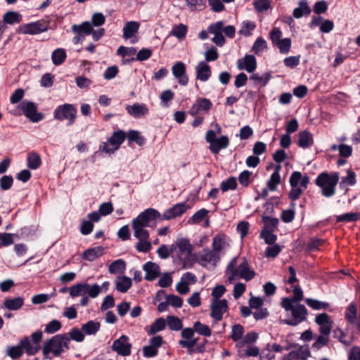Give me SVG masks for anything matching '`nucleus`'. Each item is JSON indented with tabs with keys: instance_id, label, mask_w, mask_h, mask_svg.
<instances>
[{
	"instance_id": "6e6552de",
	"label": "nucleus",
	"mask_w": 360,
	"mask_h": 360,
	"mask_svg": "<svg viewBox=\"0 0 360 360\" xmlns=\"http://www.w3.org/2000/svg\"><path fill=\"white\" fill-rule=\"evenodd\" d=\"M220 259L221 255L209 248H204L196 257L198 264L207 269H214Z\"/></svg>"
},
{
	"instance_id": "f3484780",
	"label": "nucleus",
	"mask_w": 360,
	"mask_h": 360,
	"mask_svg": "<svg viewBox=\"0 0 360 360\" xmlns=\"http://www.w3.org/2000/svg\"><path fill=\"white\" fill-rule=\"evenodd\" d=\"M315 323L319 326V332L321 335L328 336L331 333L333 321L326 313L318 314L315 318Z\"/></svg>"
},
{
	"instance_id": "4d7b16f0",
	"label": "nucleus",
	"mask_w": 360,
	"mask_h": 360,
	"mask_svg": "<svg viewBox=\"0 0 360 360\" xmlns=\"http://www.w3.org/2000/svg\"><path fill=\"white\" fill-rule=\"evenodd\" d=\"M193 328L198 334L205 337H210L212 334L211 330L208 326L205 325L200 321L195 322Z\"/></svg>"
},
{
	"instance_id": "e433bc0d",
	"label": "nucleus",
	"mask_w": 360,
	"mask_h": 360,
	"mask_svg": "<svg viewBox=\"0 0 360 360\" xmlns=\"http://www.w3.org/2000/svg\"><path fill=\"white\" fill-rule=\"evenodd\" d=\"M299 6L295 8L293 11V16L295 18H300L303 15H309L311 9L308 6L307 1L302 0L299 2Z\"/></svg>"
},
{
	"instance_id": "0e129e2a",
	"label": "nucleus",
	"mask_w": 360,
	"mask_h": 360,
	"mask_svg": "<svg viewBox=\"0 0 360 360\" xmlns=\"http://www.w3.org/2000/svg\"><path fill=\"white\" fill-rule=\"evenodd\" d=\"M161 103L163 106H169V102L174 98V93L168 89L163 91L160 96Z\"/></svg>"
},
{
	"instance_id": "7ed1b4c3",
	"label": "nucleus",
	"mask_w": 360,
	"mask_h": 360,
	"mask_svg": "<svg viewBox=\"0 0 360 360\" xmlns=\"http://www.w3.org/2000/svg\"><path fill=\"white\" fill-rule=\"evenodd\" d=\"M339 173L337 172L320 173L316 180V185L321 188V194L326 198H330L335 194V188L339 181Z\"/></svg>"
},
{
	"instance_id": "69168bd1",
	"label": "nucleus",
	"mask_w": 360,
	"mask_h": 360,
	"mask_svg": "<svg viewBox=\"0 0 360 360\" xmlns=\"http://www.w3.org/2000/svg\"><path fill=\"white\" fill-rule=\"evenodd\" d=\"M62 327L61 323L58 320L50 321L46 326L44 332L49 334H53L58 331Z\"/></svg>"
},
{
	"instance_id": "dca6fc26",
	"label": "nucleus",
	"mask_w": 360,
	"mask_h": 360,
	"mask_svg": "<svg viewBox=\"0 0 360 360\" xmlns=\"http://www.w3.org/2000/svg\"><path fill=\"white\" fill-rule=\"evenodd\" d=\"M190 208L191 206L187 205L186 202L177 203L172 207L166 210L165 212L161 214L160 221L170 220L180 217Z\"/></svg>"
},
{
	"instance_id": "412c9836",
	"label": "nucleus",
	"mask_w": 360,
	"mask_h": 360,
	"mask_svg": "<svg viewBox=\"0 0 360 360\" xmlns=\"http://www.w3.org/2000/svg\"><path fill=\"white\" fill-rule=\"evenodd\" d=\"M173 246H174V252H176L179 257H188L193 251V246L186 238L178 239Z\"/></svg>"
},
{
	"instance_id": "2eb2a0df",
	"label": "nucleus",
	"mask_w": 360,
	"mask_h": 360,
	"mask_svg": "<svg viewBox=\"0 0 360 360\" xmlns=\"http://www.w3.org/2000/svg\"><path fill=\"white\" fill-rule=\"evenodd\" d=\"M18 108L32 122H37L43 118L41 114L37 112V106L33 102L24 101L20 103Z\"/></svg>"
},
{
	"instance_id": "5701e85b",
	"label": "nucleus",
	"mask_w": 360,
	"mask_h": 360,
	"mask_svg": "<svg viewBox=\"0 0 360 360\" xmlns=\"http://www.w3.org/2000/svg\"><path fill=\"white\" fill-rule=\"evenodd\" d=\"M237 68L240 70H246L249 73L253 72L257 68L255 57L253 55L246 54L237 60Z\"/></svg>"
},
{
	"instance_id": "79ce46f5",
	"label": "nucleus",
	"mask_w": 360,
	"mask_h": 360,
	"mask_svg": "<svg viewBox=\"0 0 360 360\" xmlns=\"http://www.w3.org/2000/svg\"><path fill=\"white\" fill-rule=\"evenodd\" d=\"M6 354L12 359H17L21 357L23 354V349L20 342L16 346L8 347L6 349Z\"/></svg>"
},
{
	"instance_id": "a878e982",
	"label": "nucleus",
	"mask_w": 360,
	"mask_h": 360,
	"mask_svg": "<svg viewBox=\"0 0 360 360\" xmlns=\"http://www.w3.org/2000/svg\"><path fill=\"white\" fill-rule=\"evenodd\" d=\"M212 106V102L207 98H199L191 106L189 113L192 116L198 115L201 110L209 111Z\"/></svg>"
},
{
	"instance_id": "e2e57ef3",
	"label": "nucleus",
	"mask_w": 360,
	"mask_h": 360,
	"mask_svg": "<svg viewBox=\"0 0 360 360\" xmlns=\"http://www.w3.org/2000/svg\"><path fill=\"white\" fill-rule=\"evenodd\" d=\"M187 33V27L183 24L174 26L172 30V34L178 39H183Z\"/></svg>"
},
{
	"instance_id": "9d476101",
	"label": "nucleus",
	"mask_w": 360,
	"mask_h": 360,
	"mask_svg": "<svg viewBox=\"0 0 360 360\" xmlns=\"http://www.w3.org/2000/svg\"><path fill=\"white\" fill-rule=\"evenodd\" d=\"M160 217L161 214L158 210L153 208L146 209L136 217V227H154L156 225V220L160 221Z\"/></svg>"
},
{
	"instance_id": "3c124183",
	"label": "nucleus",
	"mask_w": 360,
	"mask_h": 360,
	"mask_svg": "<svg viewBox=\"0 0 360 360\" xmlns=\"http://www.w3.org/2000/svg\"><path fill=\"white\" fill-rule=\"evenodd\" d=\"M3 19L4 23L13 25L19 23L21 20V16L17 12L8 11L4 14Z\"/></svg>"
},
{
	"instance_id": "4468645a",
	"label": "nucleus",
	"mask_w": 360,
	"mask_h": 360,
	"mask_svg": "<svg viewBox=\"0 0 360 360\" xmlns=\"http://www.w3.org/2000/svg\"><path fill=\"white\" fill-rule=\"evenodd\" d=\"M224 22L217 21L208 26V32L214 35L212 41L218 46H223L226 43V39L222 34Z\"/></svg>"
},
{
	"instance_id": "a19ab883",
	"label": "nucleus",
	"mask_w": 360,
	"mask_h": 360,
	"mask_svg": "<svg viewBox=\"0 0 360 360\" xmlns=\"http://www.w3.org/2000/svg\"><path fill=\"white\" fill-rule=\"evenodd\" d=\"M126 268L124 261L121 259H117L112 262L108 268L109 272L112 274H122Z\"/></svg>"
},
{
	"instance_id": "680f3d73",
	"label": "nucleus",
	"mask_w": 360,
	"mask_h": 360,
	"mask_svg": "<svg viewBox=\"0 0 360 360\" xmlns=\"http://www.w3.org/2000/svg\"><path fill=\"white\" fill-rule=\"evenodd\" d=\"M359 216L356 212H348L345 213L340 215H338L337 217V221L341 222V221H346V222H350V221H356L359 219Z\"/></svg>"
},
{
	"instance_id": "b1692460",
	"label": "nucleus",
	"mask_w": 360,
	"mask_h": 360,
	"mask_svg": "<svg viewBox=\"0 0 360 360\" xmlns=\"http://www.w3.org/2000/svg\"><path fill=\"white\" fill-rule=\"evenodd\" d=\"M229 247V239L224 233L217 234L212 239V250L221 255V252Z\"/></svg>"
},
{
	"instance_id": "9b49d317",
	"label": "nucleus",
	"mask_w": 360,
	"mask_h": 360,
	"mask_svg": "<svg viewBox=\"0 0 360 360\" xmlns=\"http://www.w3.org/2000/svg\"><path fill=\"white\" fill-rule=\"evenodd\" d=\"M48 27L46 22L38 20L20 25L17 32L19 34L34 35L47 31Z\"/></svg>"
},
{
	"instance_id": "2f4dec72",
	"label": "nucleus",
	"mask_w": 360,
	"mask_h": 360,
	"mask_svg": "<svg viewBox=\"0 0 360 360\" xmlns=\"http://www.w3.org/2000/svg\"><path fill=\"white\" fill-rule=\"evenodd\" d=\"M24 304V299L18 297L15 298H6L4 302V307L12 311H16L20 309Z\"/></svg>"
},
{
	"instance_id": "49530a36",
	"label": "nucleus",
	"mask_w": 360,
	"mask_h": 360,
	"mask_svg": "<svg viewBox=\"0 0 360 360\" xmlns=\"http://www.w3.org/2000/svg\"><path fill=\"white\" fill-rule=\"evenodd\" d=\"M166 324L172 330H179L183 327L181 319L174 316H168L166 319Z\"/></svg>"
},
{
	"instance_id": "f8f14e48",
	"label": "nucleus",
	"mask_w": 360,
	"mask_h": 360,
	"mask_svg": "<svg viewBox=\"0 0 360 360\" xmlns=\"http://www.w3.org/2000/svg\"><path fill=\"white\" fill-rule=\"evenodd\" d=\"M72 32L75 34L73 37L75 44H79L84 40L85 36L92 32V25L89 21H84L79 25H73L71 27Z\"/></svg>"
},
{
	"instance_id": "603ef678",
	"label": "nucleus",
	"mask_w": 360,
	"mask_h": 360,
	"mask_svg": "<svg viewBox=\"0 0 360 360\" xmlns=\"http://www.w3.org/2000/svg\"><path fill=\"white\" fill-rule=\"evenodd\" d=\"M305 302L309 307L315 310L326 309L329 307V303L312 298H307Z\"/></svg>"
},
{
	"instance_id": "f257e3e1",
	"label": "nucleus",
	"mask_w": 360,
	"mask_h": 360,
	"mask_svg": "<svg viewBox=\"0 0 360 360\" xmlns=\"http://www.w3.org/2000/svg\"><path fill=\"white\" fill-rule=\"evenodd\" d=\"M239 259V257H234L226 266L225 275L230 283L239 278L248 281L255 276V272L250 269L246 259L243 257L240 262Z\"/></svg>"
},
{
	"instance_id": "473e14b6",
	"label": "nucleus",
	"mask_w": 360,
	"mask_h": 360,
	"mask_svg": "<svg viewBox=\"0 0 360 360\" xmlns=\"http://www.w3.org/2000/svg\"><path fill=\"white\" fill-rule=\"evenodd\" d=\"M20 342L27 355H34L40 349L31 341L29 337H25L20 340Z\"/></svg>"
},
{
	"instance_id": "5fc2aeb1",
	"label": "nucleus",
	"mask_w": 360,
	"mask_h": 360,
	"mask_svg": "<svg viewBox=\"0 0 360 360\" xmlns=\"http://www.w3.org/2000/svg\"><path fill=\"white\" fill-rule=\"evenodd\" d=\"M174 252V246H173V244L170 246L161 245L157 250V253L161 259H167L169 257L170 254Z\"/></svg>"
},
{
	"instance_id": "ddd939ff",
	"label": "nucleus",
	"mask_w": 360,
	"mask_h": 360,
	"mask_svg": "<svg viewBox=\"0 0 360 360\" xmlns=\"http://www.w3.org/2000/svg\"><path fill=\"white\" fill-rule=\"evenodd\" d=\"M210 309V316L214 321H219L222 319L224 314L228 310V302L225 299H212Z\"/></svg>"
},
{
	"instance_id": "bb28decb",
	"label": "nucleus",
	"mask_w": 360,
	"mask_h": 360,
	"mask_svg": "<svg viewBox=\"0 0 360 360\" xmlns=\"http://www.w3.org/2000/svg\"><path fill=\"white\" fill-rule=\"evenodd\" d=\"M196 78L201 82H206L211 77V68L205 61H200L195 67Z\"/></svg>"
},
{
	"instance_id": "393cba45",
	"label": "nucleus",
	"mask_w": 360,
	"mask_h": 360,
	"mask_svg": "<svg viewBox=\"0 0 360 360\" xmlns=\"http://www.w3.org/2000/svg\"><path fill=\"white\" fill-rule=\"evenodd\" d=\"M356 306L354 303H350L345 311V319L354 327L352 333L358 332L360 330V319H356Z\"/></svg>"
},
{
	"instance_id": "de8ad7c7",
	"label": "nucleus",
	"mask_w": 360,
	"mask_h": 360,
	"mask_svg": "<svg viewBox=\"0 0 360 360\" xmlns=\"http://www.w3.org/2000/svg\"><path fill=\"white\" fill-rule=\"evenodd\" d=\"M237 188L236 178L233 176L229 177L227 179L221 181L220 188L222 192H227L229 190L233 191Z\"/></svg>"
},
{
	"instance_id": "09e8293b",
	"label": "nucleus",
	"mask_w": 360,
	"mask_h": 360,
	"mask_svg": "<svg viewBox=\"0 0 360 360\" xmlns=\"http://www.w3.org/2000/svg\"><path fill=\"white\" fill-rule=\"evenodd\" d=\"M264 229L262 231H274L278 224V219L269 217H263Z\"/></svg>"
},
{
	"instance_id": "423d86ee",
	"label": "nucleus",
	"mask_w": 360,
	"mask_h": 360,
	"mask_svg": "<svg viewBox=\"0 0 360 360\" xmlns=\"http://www.w3.org/2000/svg\"><path fill=\"white\" fill-rule=\"evenodd\" d=\"M69 292L72 297L88 294L91 298H96L101 293V287L97 283L90 285L87 283H79L71 286L69 289Z\"/></svg>"
},
{
	"instance_id": "39448f33",
	"label": "nucleus",
	"mask_w": 360,
	"mask_h": 360,
	"mask_svg": "<svg viewBox=\"0 0 360 360\" xmlns=\"http://www.w3.org/2000/svg\"><path fill=\"white\" fill-rule=\"evenodd\" d=\"M291 190L289 193V198L295 200L300 198L304 190L307 188L309 183V177L307 175L302 176L301 172H293L289 179Z\"/></svg>"
},
{
	"instance_id": "1a4fd4ad",
	"label": "nucleus",
	"mask_w": 360,
	"mask_h": 360,
	"mask_svg": "<svg viewBox=\"0 0 360 360\" xmlns=\"http://www.w3.org/2000/svg\"><path fill=\"white\" fill-rule=\"evenodd\" d=\"M205 140L210 143L209 149L214 154H218L221 149L226 148L229 145V139L227 136L217 138L215 131L208 130L205 135Z\"/></svg>"
},
{
	"instance_id": "6ab92c4d",
	"label": "nucleus",
	"mask_w": 360,
	"mask_h": 360,
	"mask_svg": "<svg viewBox=\"0 0 360 360\" xmlns=\"http://www.w3.org/2000/svg\"><path fill=\"white\" fill-rule=\"evenodd\" d=\"M112 349L120 356H128L131 353V345L126 335H122L115 340L112 345Z\"/></svg>"
},
{
	"instance_id": "cd10ccee",
	"label": "nucleus",
	"mask_w": 360,
	"mask_h": 360,
	"mask_svg": "<svg viewBox=\"0 0 360 360\" xmlns=\"http://www.w3.org/2000/svg\"><path fill=\"white\" fill-rule=\"evenodd\" d=\"M146 272L145 279L147 281L155 280L160 274V266L153 262H148L143 265Z\"/></svg>"
},
{
	"instance_id": "7c9ffc66",
	"label": "nucleus",
	"mask_w": 360,
	"mask_h": 360,
	"mask_svg": "<svg viewBox=\"0 0 360 360\" xmlns=\"http://www.w3.org/2000/svg\"><path fill=\"white\" fill-rule=\"evenodd\" d=\"M111 137H115L114 140L120 146H121L126 139H128L129 143H131L135 141V130H130L128 134L125 133L122 130H118L115 131Z\"/></svg>"
},
{
	"instance_id": "c03bdc74",
	"label": "nucleus",
	"mask_w": 360,
	"mask_h": 360,
	"mask_svg": "<svg viewBox=\"0 0 360 360\" xmlns=\"http://www.w3.org/2000/svg\"><path fill=\"white\" fill-rule=\"evenodd\" d=\"M347 176L342 177L340 183V187H345L347 186H352L356 183V174L352 169L347 171Z\"/></svg>"
},
{
	"instance_id": "c9c22d12",
	"label": "nucleus",
	"mask_w": 360,
	"mask_h": 360,
	"mask_svg": "<svg viewBox=\"0 0 360 360\" xmlns=\"http://www.w3.org/2000/svg\"><path fill=\"white\" fill-rule=\"evenodd\" d=\"M115 282L116 289L121 292H126L131 286V278L125 276H117Z\"/></svg>"
},
{
	"instance_id": "c756f323",
	"label": "nucleus",
	"mask_w": 360,
	"mask_h": 360,
	"mask_svg": "<svg viewBox=\"0 0 360 360\" xmlns=\"http://www.w3.org/2000/svg\"><path fill=\"white\" fill-rule=\"evenodd\" d=\"M105 252V249L102 246H96L86 250L82 255L84 259L92 262L101 257Z\"/></svg>"
},
{
	"instance_id": "13d9d810",
	"label": "nucleus",
	"mask_w": 360,
	"mask_h": 360,
	"mask_svg": "<svg viewBox=\"0 0 360 360\" xmlns=\"http://www.w3.org/2000/svg\"><path fill=\"white\" fill-rule=\"evenodd\" d=\"M291 44L292 41L290 38H284L278 41L276 46L278 48L281 53L287 54L290 50Z\"/></svg>"
},
{
	"instance_id": "864d4df0",
	"label": "nucleus",
	"mask_w": 360,
	"mask_h": 360,
	"mask_svg": "<svg viewBox=\"0 0 360 360\" xmlns=\"http://www.w3.org/2000/svg\"><path fill=\"white\" fill-rule=\"evenodd\" d=\"M267 49V43L262 37H258L252 48V51L257 55H259Z\"/></svg>"
},
{
	"instance_id": "a18cd8bd",
	"label": "nucleus",
	"mask_w": 360,
	"mask_h": 360,
	"mask_svg": "<svg viewBox=\"0 0 360 360\" xmlns=\"http://www.w3.org/2000/svg\"><path fill=\"white\" fill-rule=\"evenodd\" d=\"M27 167L31 169H36L41 165L40 156L36 153H30L27 156Z\"/></svg>"
},
{
	"instance_id": "ea45409f",
	"label": "nucleus",
	"mask_w": 360,
	"mask_h": 360,
	"mask_svg": "<svg viewBox=\"0 0 360 360\" xmlns=\"http://www.w3.org/2000/svg\"><path fill=\"white\" fill-rule=\"evenodd\" d=\"M67 57L63 49H57L51 54L52 62L55 65H60L64 63Z\"/></svg>"
},
{
	"instance_id": "c85d7f7f",
	"label": "nucleus",
	"mask_w": 360,
	"mask_h": 360,
	"mask_svg": "<svg viewBox=\"0 0 360 360\" xmlns=\"http://www.w3.org/2000/svg\"><path fill=\"white\" fill-rule=\"evenodd\" d=\"M117 55L122 57V63L128 64L133 62L135 56V49L121 46L117 51Z\"/></svg>"
},
{
	"instance_id": "8fccbe9b",
	"label": "nucleus",
	"mask_w": 360,
	"mask_h": 360,
	"mask_svg": "<svg viewBox=\"0 0 360 360\" xmlns=\"http://www.w3.org/2000/svg\"><path fill=\"white\" fill-rule=\"evenodd\" d=\"M204 61L206 62L207 63L209 62L217 60L219 58V54L218 53L217 49L214 46H211L207 49L204 53Z\"/></svg>"
},
{
	"instance_id": "6e6d98bb",
	"label": "nucleus",
	"mask_w": 360,
	"mask_h": 360,
	"mask_svg": "<svg viewBox=\"0 0 360 360\" xmlns=\"http://www.w3.org/2000/svg\"><path fill=\"white\" fill-rule=\"evenodd\" d=\"M166 326V320L163 318H159L150 326L149 334H155L156 333L165 329Z\"/></svg>"
},
{
	"instance_id": "bf43d9fd",
	"label": "nucleus",
	"mask_w": 360,
	"mask_h": 360,
	"mask_svg": "<svg viewBox=\"0 0 360 360\" xmlns=\"http://www.w3.org/2000/svg\"><path fill=\"white\" fill-rule=\"evenodd\" d=\"M256 25L254 22L252 21H243L242 22V27L239 31L240 34L245 37L252 34V32L255 30Z\"/></svg>"
},
{
	"instance_id": "774afa93",
	"label": "nucleus",
	"mask_w": 360,
	"mask_h": 360,
	"mask_svg": "<svg viewBox=\"0 0 360 360\" xmlns=\"http://www.w3.org/2000/svg\"><path fill=\"white\" fill-rule=\"evenodd\" d=\"M253 4L258 12H264L271 7L270 0H256Z\"/></svg>"
},
{
	"instance_id": "4be33fe9",
	"label": "nucleus",
	"mask_w": 360,
	"mask_h": 360,
	"mask_svg": "<svg viewBox=\"0 0 360 360\" xmlns=\"http://www.w3.org/2000/svg\"><path fill=\"white\" fill-rule=\"evenodd\" d=\"M172 74L177 79L179 84L182 86L187 85L188 82V77L186 75V65L183 62L176 63L172 68Z\"/></svg>"
},
{
	"instance_id": "f704fd0d",
	"label": "nucleus",
	"mask_w": 360,
	"mask_h": 360,
	"mask_svg": "<svg viewBox=\"0 0 360 360\" xmlns=\"http://www.w3.org/2000/svg\"><path fill=\"white\" fill-rule=\"evenodd\" d=\"M310 356V352L307 348L300 347L297 350L292 351L288 354V360H306Z\"/></svg>"
},
{
	"instance_id": "37998d69",
	"label": "nucleus",
	"mask_w": 360,
	"mask_h": 360,
	"mask_svg": "<svg viewBox=\"0 0 360 360\" xmlns=\"http://www.w3.org/2000/svg\"><path fill=\"white\" fill-rule=\"evenodd\" d=\"M333 333L334 338L338 339L341 343L346 346L350 345L353 341L352 338H347L345 332L340 328L333 330Z\"/></svg>"
},
{
	"instance_id": "72a5a7b5",
	"label": "nucleus",
	"mask_w": 360,
	"mask_h": 360,
	"mask_svg": "<svg viewBox=\"0 0 360 360\" xmlns=\"http://www.w3.org/2000/svg\"><path fill=\"white\" fill-rule=\"evenodd\" d=\"M314 140L311 133L307 131L299 134L298 146L302 148H308L313 145Z\"/></svg>"
},
{
	"instance_id": "4c0bfd02",
	"label": "nucleus",
	"mask_w": 360,
	"mask_h": 360,
	"mask_svg": "<svg viewBox=\"0 0 360 360\" xmlns=\"http://www.w3.org/2000/svg\"><path fill=\"white\" fill-rule=\"evenodd\" d=\"M101 325L99 322L94 321H89L82 326V330L86 335H95L100 329Z\"/></svg>"
},
{
	"instance_id": "f03ea898",
	"label": "nucleus",
	"mask_w": 360,
	"mask_h": 360,
	"mask_svg": "<svg viewBox=\"0 0 360 360\" xmlns=\"http://www.w3.org/2000/svg\"><path fill=\"white\" fill-rule=\"evenodd\" d=\"M281 307L286 311L291 312V318L283 321L287 325L295 326L304 321L308 314L307 309L304 305L301 304H293V300L289 297L282 299Z\"/></svg>"
},
{
	"instance_id": "052dcab7",
	"label": "nucleus",
	"mask_w": 360,
	"mask_h": 360,
	"mask_svg": "<svg viewBox=\"0 0 360 360\" xmlns=\"http://www.w3.org/2000/svg\"><path fill=\"white\" fill-rule=\"evenodd\" d=\"M244 333V328L240 324H235L232 326L231 338L233 341H238L241 339Z\"/></svg>"
},
{
	"instance_id": "aec40b11",
	"label": "nucleus",
	"mask_w": 360,
	"mask_h": 360,
	"mask_svg": "<svg viewBox=\"0 0 360 360\" xmlns=\"http://www.w3.org/2000/svg\"><path fill=\"white\" fill-rule=\"evenodd\" d=\"M162 338L160 335H157L150 338L148 345L143 347V356L147 358L155 356L158 354V349L162 346Z\"/></svg>"
},
{
	"instance_id": "a211bd4d",
	"label": "nucleus",
	"mask_w": 360,
	"mask_h": 360,
	"mask_svg": "<svg viewBox=\"0 0 360 360\" xmlns=\"http://www.w3.org/2000/svg\"><path fill=\"white\" fill-rule=\"evenodd\" d=\"M136 238L139 239V242L136 243V250L147 252L152 248L148 231L141 227H136Z\"/></svg>"
},
{
	"instance_id": "0eeeda50",
	"label": "nucleus",
	"mask_w": 360,
	"mask_h": 360,
	"mask_svg": "<svg viewBox=\"0 0 360 360\" xmlns=\"http://www.w3.org/2000/svg\"><path fill=\"white\" fill-rule=\"evenodd\" d=\"M77 113V108L72 104L65 103L55 109L53 117L60 121L68 120V125L71 126L75 122Z\"/></svg>"
},
{
	"instance_id": "20e7f679",
	"label": "nucleus",
	"mask_w": 360,
	"mask_h": 360,
	"mask_svg": "<svg viewBox=\"0 0 360 360\" xmlns=\"http://www.w3.org/2000/svg\"><path fill=\"white\" fill-rule=\"evenodd\" d=\"M70 338L67 334H58L47 340L43 347V354L47 355L50 353L58 356L64 349H69Z\"/></svg>"
},
{
	"instance_id": "338daca9",
	"label": "nucleus",
	"mask_w": 360,
	"mask_h": 360,
	"mask_svg": "<svg viewBox=\"0 0 360 360\" xmlns=\"http://www.w3.org/2000/svg\"><path fill=\"white\" fill-rule=\"evenodd\" d=\"M280 174L272 173L269 180L267 182L268 188L272 191H275L276 189L277 186L280 184Z\"/></svg>"
},
{
	"instance_id": "58836bf2",
	"label": "nucleus",
	"mask_w": 360,
	"mask_h": 360,
	"mask_svg": "<svg viewBox=\"0 0 360 360\" xmlns=\"http://www.w3.org/2000/svg\"><path fill=\"white\" fill-rule=\"evenodd\" d=\"M115 137H110L103 145L100 147V150L106 153H112L118 150L120 146L114 140Z\"/></svg>"
}]
</instances>
